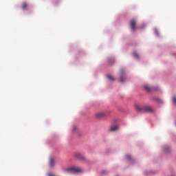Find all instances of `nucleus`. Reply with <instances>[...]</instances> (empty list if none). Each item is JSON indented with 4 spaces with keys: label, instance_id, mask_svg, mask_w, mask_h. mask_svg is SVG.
I'll return each instance as SVG.
<instances>
[{
    "label": "nucleus",
    "instance_id": "obj_1",
    "mask_svg": "<svg viewBox=\"0 0 176 176\" xmlns=\"http://www.w3.org/2000/svg\"><path fill=\"white\" fill-rule=\"evenodd\" d=\"M138 111H144L145 112H148V113H153L155 112V109L149 105H144L142 108L137 107Z\"/></svg>",
    "mask_w": 176,
    "mask_h": 176
},
{
    "label": "nucleus",
    "instance_id": "obj_2",
    "mask_svg": "<svg viewBox=\"0 0 176 176\" xmlns=\"http://www.w3.org/2000/svg\"><path fill=\"white\" fill-rule=\"evenodd\" d=\"M67 173H71L72 174H75L76 173H82V170L80 168L72 167L66 169Z\"/></svg>",
    "mask_w": 176,
    "mask_h": 176
},
{
    "label": "nucleus",
    "instance_id": "obj_3",
    "mask_svg": "<svg viewBox=\"0 0 176 176\" xmlns=\"http://www.w3.org/2000/svg\"><path fill=\"white\" fill-rule=\"evenodd\" d=\"M137 24V21H135V19H131L130 21V27H131V31H133V32H134V31H135V30H137V27L135 26Z\"/></svg>",
    "mask_w": 176,
    "mask_h": 176
},
{
    "label": "nucleus",
    "instance_id": "obj_4",
    "mask_svg": "<svg viewBox=\"0 0 176 176\" xmlns=\"http://www.w3.org/2000/svg\"><path fill=\"white\" fill-rule=\"evenodd\" d=\"M75 157H76L79 160H83L85 159V156H83V155H82L80 153H75Z\"/></svg>",
    "mask_w": 176,
    "mask_h": 176
},
{
    "label": "nucleus",
    "instance_id": "obj_5",
    "mask_svg": "<svg viewBox=\"0 0 176 176\" xmlns=\"http://www.w3.org/2000/svg\"><path fill=\"white\" fill-rule=\"evenodd\" d=\"M105 116V113L104 112H99L96 113V118L98 119H101L102 118H104Z\"/></svg>",
    "mask_w": 176,
    "mask_h": 176
},
{
    "label": "nucleus",
    "instance_id": "obj_6",
    "mask_svg": "<svg viewBox=\"0 0 176 176\" xmlns=\"http://www.w3.org/2000/svg\"><path fill=\"white\" fill-rule=\"evenodd\" d=\"M49 164L50 167H54L56 164V162H54V159L53 157H50L49 160Z\"/></svg>",
    "mask_w": 176,
    "mask_h": 176
},
{
    "label": "nucleus",
    "instance_id": "obj_7",
    "mask_svg": "<svg viewBox=\"0 0 176 176\" xmlns=\"http://www.w3.org/2000/svg\"><path fill=\"white\" fill-rule=\"evenodd\" d=\"M117 130H119V126L118 125L111 126L110 127V131H117Z\"/></svg>",
    "mask_w": 176,
    "mask_h": 176
},
{
    "label": "nucleus",
    "instance_id": "obj_8",
    "mask_svg": "<svg viewBox=\"0 0 176 176\" xmlns=\"http://www.w3.org/2000/svg\"><path fill=\"white\" fill-rule=\"evenodd\" d=\"M28 6L27 5V3H25V2H24V3H23V4H22V9L23 10H25V9H27V7H28Z\"/></svg>",
    "mask_w": 176,
    "mask_h": 176
},
{
    "label": "nucleus",
    "instance_id": "obj_9",
    "mask_svg": "<svg viewBox=\"0 0 176 176\" xmlns=\"http://www.w3.org/2000/svg\"><path fill=\"white\" fill-rule=\"evenodd\" d=\"M107 79H109V80H111V82H113V80H115V78H113V77L111 76H107Z\"/></svg>",
    "mask_w": 176,
    "mask_h": 176
},
{
    "label": "nucleus",
    "instance_id": "obj_10",
    "mask_svg": "<svg viewBox=\"0 0 176 176\" xmlns=\"http://www.w3.org/2000/svg\"><path fill=\"white\" fill-rule=\"evenodd\" d=\"M126 160H131V155H126Z\"/></svg>",
    "mask_w": 176,
    "mask_h": 176
},
{
    "label": "nucleus",
    "instance_id": "obj_11",
    "mask_svg": "<svg viewBox=\"0 0 176 176\" xmlns=\"http://www.w3.org/2000/svg\"><path fill=\"white\" fill-rule=\"evenodd\" d=\"M144 89H145V90H146L147 91H151V88H149V87H148V86H146V85L144 86Z\"/></svg>",
    "mask_w": 176,
    "mask_h": 176
},
{
    "label": "nucleus",
    "instance_id": "obj_12",
    "mask_svg": "<svg viewBox=\"0 0 176 176\" xmlns=\"http://www.w3.org/2000/svg\"><path fill=\"white\" fill-rule=\"evenodd\" d=\"M133 56L134 57H135V58H138V54H137L136 52L133 53Z\"/></svg>",
    "mask_w": 176,
    "mask_h": 176
},
{
    "label": "nucleus",
    "instance_id": "obj_13",
    "mask_svg": "<svg viewBox=\"0 0 176 176\" xmlns=\"http://www.w3.org/2000/svg\"><path fill=\"white\" fill-rule=\"evenodd\" d=\"M173 104H176V97L173 98Z\"/></svg>",
    "mask_w": 176,
    "mask_h": 176
},
{
    "label": "nucleus",
    "instance_id": "obj_14",
    "mask_svg": "<svg viewBox=\"0 0 176 176\" xmlns=\"http://www.w3.org/2000/svg\"><path fill=\"white\" fill-rule=\"evenodd\" d=\"M120 82H124V80L123 79V77H122V78L120 79Z\"/></svg>",
    "mask_w": 176,
    "mask_h": 176
},
{
    "label": "nucleus",
    "instance_id": "obj_15",
    "mask_svg": "<svg viewBox=\"0 0 176 176\" xmlns=\"http://www.w3.org/2000/svg\"><path fill=\"white\" fill-rule=\"evenodd\" d=\"M101 173H102V174H107V170H103Z\"/></svg>",
    "mask_w": 176,
    "mask_h": 176
},
{
    "label": "nucleus",
    "instance_id": "obj_16",
    "mask_svg": "<svg viewBox=\"0 0 176 176\" xmlns=\"http://www.w3.org/2000/svg\"><path fill=\"white\" fill-rule=\"evenodd\" d=\"M75 130H76V127H74V131H75Z\"/></svg>",
    "mask_w": 176,
    "mask_h": 176
}]
</instances>
